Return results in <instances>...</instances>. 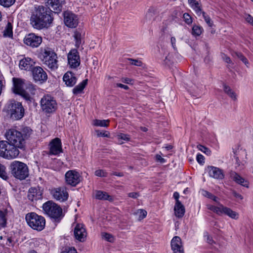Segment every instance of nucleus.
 <instances>
[{"label": "nucleus", "instance_id": "obj_22", "mask_svg": "<svg viewBox=\"0 0 253 253\" xmlns=\"http://www.w3.org/2000/svg\"><path fill=\"white\" fill-rule=\"evenodd\" d=\"M171 247L173 253H184L181 240L178 236L174 237L171 241Z\"/></svg>", "mask_w": 253, "mask_h": 253}, {"label": "nucleus", "instance_id": "obj_36", "mask_svg": "<svg viewBox=\"0 0 253 253\" xmlns=\"http://www.w3.org/2000/svg\"><path fill=\"white\" fill-rule=\"evenodd\" d=\"M116 137L119 140V144H122L124 143V142L121 141V140H123L126 141H129L130 139L129 135L122 133H118Z\"/></svg>", "mask_w": 253, "mask_h": 253}, {"label": "nucleus", "instance_id": "obj_23", "mask_svg": "<svg viewBox=\"0 0 253 253\" xmlns=\"http://www.w3.org/2000/svg\"><path fill=\"white\" fill-rule=\"evenodd\" d=\"M63 80L68 86H73L77 82V79L71 72H67L63 77Z\"/></svg>", "mask_w": 253, "mask_h": 253}, {"label": "nucleus", "instance_id": "obj_55", "mask_svg": "<svg viewBox=\"0 0 253 253\" xmlns=\"http://www.w3.org/2000/svg\"><path fill=\"white\" fill-rule=\"evenodd\" d=\"M116 86L124 88L125 90H127L129 88V87H128V86L127 85H125V84H120V83L116 84Z\"/></svg>", "mask_w": 253, "mask_h": 253}, {"label": "nucleus", "instance_id": "obj_9", "mask_svg": "<svg viewBox=\"0 0 253 253\" xmlns=\"http://www.w3.org/2000/svg\"><path fill=\"white\" fill-rule=\"evenodd\" d=\"M208 208L210 210L216 213L217 214L221 215H226L233 219H238L239 218V213L231 209L224 206L223 205L218 203L217 206L209 205Z\"/></svg>", "mask_w": 253, "mask_h": 253}, {"label": "nucleus", "instance_id": "obj_5", "mask_svg": "<svg viewBox=\"0 0 253 253\" xmlns=\"http://www.w3.org/2000/svg\"><path fill=\"white\" fill-rule=\"evenodd\" d=\"M25 219L29 226L34 230L41 231L44 228L45 225L44 218L35 212L27 213Z\"/></svg>", "mask_w": 253, "mask_h": 253}, {"label": "nucleus", "instance_id": "obj_30", "mask_svg": "<svg viewBox=\"0 0 253 253\" xmlns=\"http://www.w3.org/2000/svg\"><path fill=\"white\" fill-rule=\"evenodd\" d=\"M110 121L109 120H93L92 125L94 126L106 127L109 126Z\"/></svg>", "mask_w": 253, "mask_h": 253}, {"label": "nucleus", "instance_id": "obj_11", "mask_svg": "<svg viewBox=\"0 0 253 253\" xmlns=\"http://www.w3.org/2000/svg\"><path fill=\"white\" fill-rule=\"evenodd\" d=\"M25 80L19 78H13V91L16 94H20L26 100L31 101L32 98L29 93L24 89L26 86Z\"/></svg>", "mask_w": 253, "mask_h": 253}, {"label": "nucleus", "instance_id": "obj_17", "mask_svg": "<svg viewBox=\"0 0 253 253\" xmlns=\"http://www.w3.org/2000/svg\"><path fill=\"white\" fill-rule=\"evenodd\" d=\"M42 42V39L41 37L32 33L26 36L24 40L25 44L32 47L39 46Z\"/></svg>", "mask_w": 253, "mask_h": 253}, {"label": "nucleus", "instance_id": "obj_6", "mask_svg": "<svg viewBox=\"0 0 253 253\" xmlns=\"http://www.w3.org/2000/svg\"><path fill=\"white\" fill-rule=\"evenodd\" d=\"M6 107L12 119L18 120L24 117L25 110L21 103L10 100L7 103Z\"/></svg>", "mask_w": 253, "mask_h": 253}, {"label": "nucleus", "instance_id": "obj_26", "mask_svg": "<svg viewBox=\"0 0 253 253\" xmlns=\"http://www.w3.org/2000/svg\"><path fill=\"white\" fill-rule=\"evenodd\" d=\"M232 179L237 184H240L247 188L249 187V182L236 172H233L231 174Z\"/></svg>", "mask_w": 253, "mask_h": 253}, {"label": "nucleus", "instance_id": "obj_40", "mask_svg": "<svg viewBox=\"0 0 253 253\" xmlns=\"http://www.w3.org/2000/svg\"><path fill=\"white\" fill-rule=\"evenodd\" d=\"M196 5L195 4L191 7L194 10L197 15L200 16L201 14L203 15V13H205L202 11V8L200 6L199 3H196Z\"/></svg>", "mask_w": 253, "mask_h": 253}, {"label": "nucleus", "instance_id": "obj_35", "mask_svg": "<svg viewBox=\"0 0 253 253\" xmlns=\"http://www.w3.org/2000/svg\"><path fill=\"white\" fill-rule=\"evenodd\" d=\"M224 92L227 94L232 99H236V95L235 93L230 88L229 86L224 84L223 85Z\"/></svg>", "mask_w": 253, "mask_h": 253}, {"label": "nucleus", "instance_id": "obj_58", "mask_svg": "<svg viewBox=\"0 0 253 253\" xmlns=\"http://www.w3.org/2000/svg\"><path fill=\"white\" fill-rule=\"evenodd\" d=\"M128 195L129 197L132 198L133 199H136L138 197L139 194L138 193L136 192H131L128 193Z\"/></svg>", "mask_w": 253, "mask_h": 253}, {"label": "nucleus", "instance_id": "obj_28", "mask_svg": "<svg viewBox=\"0 0 253 253\" xmlns=\"http://www.w3.org/2000/svg\"><path fill=\"white\" fill-rule=\"evenodd\" d=\"M95 197L96 199L100 200H113V198L106 192L100 190L95 191Z\"/></svg>", "mask_w": 253, "mask_h": 253}, {"label": "nucleus", "instance_id": "obj_47", "mask_svg": "<svg viewBox=\"0 0 253 253\" xmlns=\"http://www.w3.org/2000/svg\"><path fill=\"white\" fill-rule=\"evenodd\" d=\"M94 174L96 176L99 177H106L107 176V173L102 169L96 170L95 171Z\"/></svg>", "mask_w": 253, "mask_h": 253}, {"label": "nucleus", "instance_id": "obj_42", "mask_svg": "<svg viewBox=\"0 0 253 253\" xmlns=\"http://www.w3.org/2000/svg\"><path fill=\"white\" fill-rule=\"evenodd\" d=\"M203 17L206 23L209 27H212L213 25L212 21L209 15H207L206 13H203Z\"/></svg>", "mask_w": 253, "mask_h": 253}, {"label": "nucleus", "instance_id": "obj_4", "mask_svg": "<svg viewBox=\"0 0 253 253\" xmlns=\"http://www.w3.org/2000/svg\"><path fill=\"white\" fill-rule=\"evenodd\" d=\"M12 144L6 141H0V156L8 160L16 158L19 154V151Z\"/></svg>", "mask_w": 253, "mask_h": 253}, {"label": "nucleus", "instance_id": "obj_45", "mask_svg": "<svg viewBox=\"0 0 253 253\" xmlns=\"http://www.w3.org/2000/svg\"><path fill=\"white\" fill-rule=\"evenodd\" d=\"M203 194L204 196L208 197L209 198L213 200L215 202L217 201V198L216 196H215L214 195H212L211 193L207 191L203 190Z\"/></svg>", "mask_w": 253, "mask_h": 253}, {"label": "nucleus", "instance_id": "obj_50", "mask_svg": "<svg viewBox=\"0 0 253 253\" xmlns=\"http://www.w3.org/2000/svg\"><path fill=\"white\" fill-rule=\"evenodd\" d=\"M244 18L246 21L253 26V17L250 14H246L244 15Z\"/></svg>", "mask_w": 253, "mask_h": 253}, {"label": "nucleus", "instance_id": "obj_38", "mask_svg": "<svg viewBox=\"0 0 253 253\" xmlns=\"http://www.w3.org/2000/svg\"><path fill=\"white\" fill-rule=\"evenodd\" d=\"M21 132L25 140L30 136L32 133V130L30 127L26 126L22 129Z\"/></svg>", "mask_w": 253, "mask_h": 253}, {"label": "nucleus", "instance_id": "obj_56", "mask_svg": "<svg viewBox=\"0 0 253 253\" xmlns=\"http://www.w3.org/2000/svg\"><path fill=\"white\" fill-rule=\"evenodd\" d=\"M171 58L169 56V55L166 57L164 62L166 65H169L171 63Z\"/></svg>", "mask_w": 253, "mask_h": 253}, {"label": "nucleus", "instance_id": "obj_63", "mask_svg": "<svg viewBox=\"0 0 253 253\" xmlns=\"http://www.w3.org/2000/svg\"><path fill=\"white\" fill-rule=\"evenodd\" d=\"M179 197V195L178 192H175L173 193V197L176 200V203H177L178 202H180L179 200H178Z\"/></svg>", "mask_w": 253, "mask_h": 253}, {"label": "nucleus", "instance_id": "obj_7", "mask_svg": "<svg viewBox=\"0 0 253 253\" xmlns=\"http://www.w3.org/2000/svg\"><path fill=\"white\" fill-rule=\"evenodd\" d=\"M5 136L8 142L18 148H22L25 144L24 138L21 132L13 128L6 131Z\"/></svg>", "mask_w": 253, "mask_h": 253}, {"label": "nucleus", "instance_id": "obj_33", "mask_svg": "<svg viewBox=\"0 0 253 253\" xmlns=\"http://www.w3.org/2000/svg\"><path fill=\"white\" fill-rule=\"evenodd\" d=\"M7 212L0 210V227H5L6 225Z\"/></svg>", "mask_w": 253, "mask_h": 253}, {"label": "nucleus", "instance_id": "obj_12", "mask_svg": "<svg viewBox=\"0 0 253 253\" xmlns=\"http://www.w3.org/2000/svg\"><path fill=\"white\" fill-rule=\"evenodd\" d=\"M50 193L54 199L60 202L67 201L69 197L67 189L64 186L53 188L50 190Z\"/></svg>", "mask_w": 253, "mask_h": 253}, {"label": "nucleus", "instance_id": "obj_41", "mask_svg": "<svg viewBox=\"0 0 253 253\" xmlns=\"http://www.w3.org/2000/svg\"><path fill=\"white\" fill-rule=\"evenodd\" d=\"M15 1V0H0V4L4 7H9Z\"/></svg>", "mask_w": 253, "mask_h": 253}, {"label": "nucleus", "instance_id": "obj_15", "mask_svg": "<svg viewBox=\"0 0 253 253\" xmlns=\"http://www.w3.org/2000/svg\"><path fill=\"white\" fill-rule=\"evenodd\" d=\"M67 58L68 65L71 68L76 69L80 65V57L76 49H71L68 54Z\"/></svg>", "mask_w": 253, "mask_h": 253}, {"label": "nucleus", "instance_id": "obj_20", "mask_svg": "<svg viewBox=\"0 0 253 253\" xmlns=\"http://www.w3.org/2000/svg\"><path fill=\"white\" fill-rule=\"evenodd\" d=\"M64 23L70 28H75L78 24V19L76 15L70 12H65L64 14Z\"/></svg>", "mask_w": 253, "mask_h": 253}, {"label": "nucleus", "instance_id": "obj_48", "mask_svg": "<svg viewBox=\"0 0 253 253\" xmlns=\"http://www.w3.org/2000/svg\"><path fill=\"white\" fill-rule=\"evenodd\" d=\"M183 19L185 23L187 24H190L192 22V19L191 16L187 13H185L183 15Z\"/></svg>", "mask_w": 253, "mask_h": 253}, {"label": "nucleus", "instance_id": "obj_25", "mask_svg": "<svg viewBox=\"0 0 253 253\" xmlns=\"http://www.w3.org/2000/svg\"><path fill=\"white\" fill-rule=\"evenodd\" d=\"M35 62L30 58H25L20 61L19 67L22 70H31L34 67Z\"/></svg>", "mask_w": 253, "mask_h": 253}, {"label": "nucleus", "instance_id": "obj_64", "mask_svg": "<svg viewBox=\"0 0 253 253\" xmlns=\"http://www.w3.org/2000/svg\"><path fill=\"white\" fill-rule=\"evenodd\" d=\"M188 2L191 7L194 6L195 3H199L197 0H188ZM196 4H195L196 5Z\"/></svg>", "mask_w": 253, "mask_h": 253}, {"label": "nucleus", "instance_id": "obj_32", "mask_svg": "<svg viewBox=\"0 0 253 253\" xmlns=\"http://www.w3.org/2000/svg\"><path fill=\"white\" fill-rule=\"evenodd\" d=\"M82 33L79 31H76L74 32V38L75 40V46L79 48L82 43Z\"/></svg>", "mask_w": 253, "mask_h": 253}, {"label": "nucleus", "instance_id": "obj_34", "mask_svg": "<svg viewBox=\"0 0 253 253\" xmlns=\"http://www.w3.org/2000/svg\"><path fill=\"white\" fill-rule=\"evenodd\" d=\"M0 177L4 180L8 179L6 167L0 163Z\"/></svg>", "mask_w": 253, "mask_h": 253}, {"label": "nucleus", "instance_id": "obj_18", "mask_svg": "<svg viewBox=\"0 0 253 253\" xmlns=\"http://www.w3.org/2000/svg\"><path fill=\"white\" fill-rule=\"evenodd\" d=\"M49 154L57 155L62 152V143L59 138L52 139L49 144Z\"/></svg>", "mask_w": 253, "mask_h": 253}, {"label": "nucleus", "instance_id": "obj_31", "mask_svg": "<svg viewBox=\"0 0 253 253\" xmlns=\"http://www.w3.org/2000/svg\"><path fill=\"white\" fill-rule=\"evenodd\" d=\"M3 36L4 37L12 38L13 37V31H12V25L8 22L3 31Z\"/></svg>", "mask_w": 253, "mask_h": 253}, {"label": "nucleus", "instance_id": "obj_49", "mask_svg": "<svg viewBox=\"0 0 253 253\" xmlns=\"http://www.w3.org/2000/svg\"><path fill=\"white\" fill-rule=\"evenodd\" d=\"M95 132L96 133L97 136H98V137H100V136L105 137H110V133H109V132H108L107 131L101 132L98 130H95Z\"/></svg>", "mask_w": 253, "mask_h": 253}, {"label": "nucleus", "instance_id": "obj_1", "mask_svg": "<svg viewBox=\"0 0 253 253\" xmlns=\"http://www.w3.org/2000/svg\"><path fill=\"white\" fill-rule=\"evenodd\" d=\"M51 14V10L46 7L42 5L36 7L30 18L31 24L34 28L39 30L47 27L53 21Z\"/></svg>", "mask_w": 253, "mask_h": 253}, {"label": "nucleus", "instance_id": "obj_61", "mask_svg": "<svg viewBox=\"0 0 253 253\" xmlns=\"http://www.w3.org/2000/svg\"><path fill=\"white\" fill-rule=\"evenodd\" d=\"M222 58L227 63H230L231 62V59L229 57L226 56V55L224 54L222 56Z\"/></svg>", "mask_w": 253, "mask_h": 253}, {"label": "nucleus", "instance_id": "obj_3", "mask_svg": "<svg viewBox=\"0 0 253 253\" xmlns=\"http://www.w3.org/2000/svg\"><path fill=\"white\" fill-rule=\"evenodd\" d=\"M10 169L12 175L20 180L25 179L29 175V169L24 163L14 161L10 165Z\"/></svg>", "mask_w": 253, "mask_h": 253}, {"label": "nucleus", "instance_id": "obj_14", "mask_svg": "<svg viewBox=\"0 0 253 253\" xmlns=\"http://www.w3.org/2000/svg\"><path fill=\"white\" fill-rule=\"evenodd\" d=\"M32 77L36 82L44 83L47 79L45 71L40 66H35L32 69Z\"/></svg>", "mask_w": 253, "mask_h": 253}, {"label": "nucleus", "instance_id": "obj_19", "mask_svg": "<svg viewBox=\"0 0 253 253\" xmlns=\"http://www.w3.org/2000/svg\"><path fill=\"white\" fill-rule=\"evenodd\" d=\"M74 234L76 240L80 242L84 241L86 239L87 233L84 225L82 224H77L74 228Z\"/></svg>", "mask_w": 253, "mask_h": 253}, {"label": "nucleus", "instance_id": "obj_43", "mask_svg": "<svg viewBox=\"0 0 253 253\" xmlns=\"http://www.w3.org/2000/svg\"><path fill=\"white\" fill-rule=\"evenodd\" d=\"M128 60L130 62V64L132 65L140 67L142 66L143 64L142 62L141 61L137 59L128 58Z\"/></svg>", "mask_w": 253, "mask_h": 253}, {"label": "nucleus", "instance_id": "obj_2", "mask_svg": "<svg viewBox=\"0 0 253 253\" xmlns=\"http://www.w3.org/2000/svg\"><path fill=\"white\" fill-rule=\"evenodd\" d=\"M42 207L44 213L53 222L59 223L64 216L62 209L52 201H47Z\"/></svg>", "mask_w": 253, "mask_h": 253}, {"label": "nucleus", "instance_id": "obj_24", "mask_svg": "<svg viewBox=\"0 0 253 253\" xmlns=\"http://www.w3.org/2000/svg\"><path fill=\"white\" fill-rule=\"evenodd\" d=\"M28 198L31 201L41 199L42 198V193L40 189L32 187L29 190Z\"/></svg>", "mask_w": 253, "mask_h": 253}, {"label": "nucleus", "instance_id": "obj_13", "mask_svg": "<svg viewBox=\"0 0 253 253\" xmlns=\"http://www.w3.org/2000/svg\"><path fill=\"white\" fill-rule=\"evenodd\" d=\"M66 183L72 186H76L81 181V176L75 170H68L65 175Z\"/></svg>", "mask_w": 253, "mask_h": 253}, {"label": "nucleus", "instance_id": "obj_59", "mask_svg": "<svg viewBox=\"0 0 253 253\" xmlns=\"http://www.w3.org/2000/svg\"><path fill=\"white\" fill-rule=\"evenodd\" d=\"M170 42H171V44L172 45V47L174 49H176V45H175L176 39H175V38L174 37H171V39H170Z\"/></svg>", "mask_w": 253, "mask_h": 253}, {"label": "nucleus", "instance_id": "obj_60", "mask_svg": "<svg viewBox=\"0 0 253 253\" xmlns=\"http://www.w3.org/2000/svg\"><path fill=\"white\" fill-rule=\"evenodd\" d=\"M197 147L200 150L204 152H206V150H208V149L206 147L202 145H198L197 146Z\"/></svg>", "mask_w": 253, "mask_h": 253}, {"label": "nucleus", "instance_id": "obj_53", "mask_svg": "<svg viewBox=\"0 0 253 253\" xmlns=\"http://www.w3.org/2000/svg\"><path fill=\"white\" fill-rule=\"evenodd\" d=\"M156 159L157 161L160 162L161 163H165L166 162L165 159L162 158L160 155H157L156 156Z\"/></svg>", "mask_w": 253, "mask_h": 253}, {"label": "nucleus", "instance_id": "obj_8", "mask_svg": "<svg viewBox=\"0 0 253 253\" xmlns=\"http://www.w3.org/2000/svg\"><path fill=\"white\" fill-rule=\"evenodd\" d=\"M42 56L43 63L49 68L53 70L57 69V55L52 49L48 47L44 48Z\"/></svg>", "mask_w": 253, "mask_h": 253}, {"label": "nucleus", "instance_id": "obj_62", "mask_svg": "<svg viewBox=\"0 0 253 253\" xmlns=\"http://www.w3.org/2000/svg\"><path fill=\"white\" fill-rule=\"evenodd\" d=\"M233 194L234 196L235 197H236V198L240 199V200L243 199V197L241 194H240L236 192H234L233 193Z\"/></svg>", "mask_w": 253, "mask_h": 253}, {"label": "nucleus", "instance_id": "obj_57", "mask_svg": "<svg viewBox=\"0 0 253 253\" xmlns=\"http://www.w3.org/2000/svg\"><path fill=\"white\" fill-rule=\"evenodd\" d=\"M203 86L201 85V86L197 87L196 89L193 88V90L195 91V92L198 94V95H200L202 94V89H203Z\"/></svg>", "mask_w": 253, "mask_h": 253}, {"label": "nucleus", "instance_id": "obj_16", "mask_svg": "<svg viewBox=\"0 0 253 253\" xmlns=\"http://www.w3.org/2000/svg\"><path fill=\"white\" fill-rule=\"evenodd\" d=\"M45 1L47 8L55 13H60L65 3V0H45Z\"/></svg>", "mask_w": 253, "mask_h": 253}, {"label": "nucleus", "instance_id": "obj_10", "mask_svg": "<svg viewBox=\"0 0 253 253\" xmlns=\"http://www.w3.org/2000/svg\"><path fill=\"white\" fill-rule=\"evenodd\" d=\"M40 103L41 109L45 113H52L55 112L57 108L55 100L49 95L43 96Z\"/></svg>", "mask_w": 253, "mask_h": 253}, {"label": "nucleus", "instance_id": "obj_37", "mask_svg": "<svg viewBox=\"0 0 253 253\" xmlns=\"http://www.w3.org/2000/svg\"><path fill=\"white\" fill-rule=\"evenodd\" d=\"M203 32V28L199 25H194L192 28V34L195 36H200Z\"/></svg>", "mask_w": 253, "mask_h": 253}, {"label": "nucleus", "instance_id": "obj_21", "mask_svg": "<svg viewBox=\"0 0 253 253\" xmlns=\"http://www.w3.org/2000/svg\"><path fill=\"white\" fill-rule=\"evenodd\" d=\"M210 177L217 179H222L224 177L223 170L217 167L209 166L206 169Z\"/></svg>", "mask_w": 253, "mask_h": 253}, {"label": "nucleus", "instance_id": "obj_29", "mask_svg": "<svg viewBox=\"0 0 253 253\" xmlns=\"http://www.w3.org/2000/svg\"><path fill=\"white\" fill-rule=\"evenodd\" d=\"M87 84V80H83L78 85L76 86L73 89V93L75 94H78L82 92Z\"/></svg>", "mask_w": 253, "mask_h": 253}, {"label": "nucleus", "instance_id": "obj_27", "mask_svg": "<svg viewBox=\"0 0 253 253\" xmlns=\"http://www.w3.org/2000/svg\"><path fill=\"white\" fill-rule=\"evenodd\" d=\"M174 210L175 216L178 218H181L184 214L185 208L180 202L175 203Z\"/></svg>", "mask_w": 253, "mask_h": 253}, {"label": "nucleus", "instance_id": "obj_54", "mask_svg": "<svg viewBox=\"0 0 253 253\" xmlns=\"http://www.w3.org/2000/svg\"><path fill=\"white\" fill-rule=\"evenodd\" d=\"M61 253H77V252L74 248H71L67 251L62 252Z\"/></svg>", "mask_w": 253, "mask_h": 253}, {"label": "nucleus", "instance_id": "obj_44", "mask_svg": "<svg viewBox=\"0 0 253 253\" xmlns=\"http://www.w3.org/2000/svg\"><path fill=\"white\" fill-rule=\"evenodd\" d=\"M136 214H138L139 219L141 220L146 216L147 211L144 210L140 209L137 211Z\"/></svg>", "mask_w": 253, "mask_h": 253}, {"label": "nucleus", "instance_id": "obj_39", "mask_svg": "<svg viewBox=\"0 0 253 253\" xmlns=\"http://www.w3.org/2000/svg\"><path fill=\"white\" fill-rule=\"evenodd\" d=\"M26 89L25 91H27L28 93L30 94V96L34 95L36 93V86L34 84L29 83L26 84ZM32 97V96H31Z\"/></svg>", "mask_w": 253, "mask_h": 253}, {"label": "nucleus", "instance_id": "obj_51", "mask_svg": "<svg viewBox=\"0 0 253 253\" xmlns=\"http://www.w3.org/2000/svg\"><path fill=\"white\" fill-rule=\"evenodd\" d=\"M204 236L205 238H206L207 241L209 244L212 245L213 244L215 243L214 241L212 240V238L209 235L208 233H205Z\"/></svg>", "mask_w": 253, "mask_h": 253}, {"label": "nucleus", "instance_id": "obj_46", "mask_svg": "<svg viewBox=\"0 0 253 253\" xmlns=\"http://www.w3.org/2000/svg\"><path fill=\"white\" fill-rule=\"evenodd\" d=\"M102 237L105 239L106 241L112 242L114 240V238L113 236L109 233H103L102 234Z\"/></svg>", "mask_w": 253, "mask_h": 253}, {"label": "nucleus", "instance_id": "obj_52", "mask_svg": "<svg viewBox=\"0 0 253 253\" xmlns=\"http://www.w3.org/2000/svg\"><path fill=\"white\" fill-rule=\"evenodd\" d=\"M196 159L197 162L200 164H203L204 163V157L201 154H199L197 155Z\"/></svg>", "mask_w": 253, "mask_h": 253}]
</instances>
